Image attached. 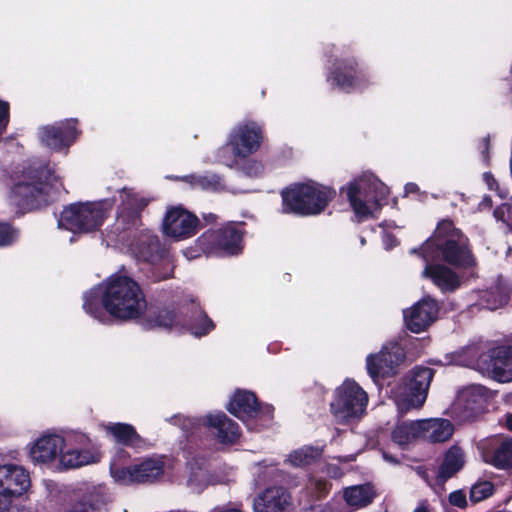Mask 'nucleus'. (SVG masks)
<instances>
[{
    "label": "nucleus",
    "instance_id": "nucleus-4",
    "mask_svg": "<svg viewBox=\"0 0 512 512\" xmlns=\"http://www.w3.org/2000/svg\"><path fill=\"white\" fill-rule=\"evenodd\" d=\"M60 187L59 179L48 167H33L16 176L9 199L22 209H34L46 204L51 193Z\"/></svg>",
    "mask_w": 512,
    "mask_h": 512
},
{
    "label": "nucleus",
    "instance_id": "nucleus-9",
    "mask_svg": "<svg viewBox=\"0 0 512 512\" xmlns=\"http://www.w3.org/2000/svg\"><path fill=\"white\" fill-rule=\"evenodd\" d=\"M111 208L108 200L71 204L61 212L58 227L74 233L94 231L102 225Z\"/></svg>",
    "mask_w": 512,
    "mask_h": 512
},
{
    "label": "nucleus",
    "instance_id": "nucleus-2",
    "mask_svg": "<svg viewBox=\"0 0 512 512\" xmlns=\"http://www.w3.org/2000/svg\"><path fill=\"white\" fill-rule=\"evenodd\" d=\"M88 442L84 435L75 436L72 442L59 434H42L30 444L29 458L35 465L53 471L78 468L100 460L96 448L86 447Z\"/></svg>",
    "mask_w": 512,
    "mask_h": 512
},
{
    "label": "nucleus",
    "instance_id": "nucleus-5",
    "mask_svg": "<svg viewBox=\"0 0 512 512\" xmlns=\"http://www.w3.org/2000/svg\"><path fill=\"white\" fill-rule=\"evenodd\" d=\"M476 348H467L460 352L446 354L443 360H438L442 365H460L475 367L492 379L507 383L512 381V346H500L480 355L477 359Z\"/></svg>",
    "mask_w": 512,
    "mask_h": 512
},
{
    "label": "nucleus",
    "instance_id": "nucleus-14",
    "mask_svg": "<svg viewBox=\"0 0 512 512\" xmlns=\"http://www.w3.org/2000/svg\"><path fill=\"white\" fill-rule=\"evenodd\" d=\"M119 199L114 232L119 240H125V234L130 235L141 225V212L148 205L149 200L128 188L119 191Z\"/></svg>",
    "mask_w": 512,
    "mask_h": 512
},
{
    "label": "nucleus",
    "instance_id": "nucleus-49",
    "mask_svg": "<svg viewBox=\"0 0 512 512\" xmlns=\"http://www.w3.org/2000/svg\"><path fill=\"white\" fill-rule=\"evenodd\" d=\"M506 427L512 431V414L506 416Z\"/></svg>",
    "mask_w": 512,
    "mask_h": 512
},
{
    "label": "nucleus",
    "instance_id": "nucleus-27",
    "mask_svg": "<svg viewBox=\"0 0 512 512\" xmlns=\"http://www.w3.org/2000/svg\"><path fill=\"white\" fill-rule=\"evenodd\" d=\"M422 439L432 443L444 442L454 432L453 424L447 419L433 418L421 420Z\"/></svg>",
    "mask_w": 512,
    "mask_h": 512
},
{
    "label": "nucleus",
    "instance_id": "nucleus-42",
    "mask_svg": "<svg viewBox=\"0 0 512 512\" xmlns=\"http://www.w3.org/2000/svg\"><path fill=\"white\" fill-rule=\"evenodd\" d=\"M9 120V104L0 100V136L4 133Z\"/></svg>",
    "mask_w": 512,
    "mask_h": 512
},
{
    "label": "nucleus",
    "instance_id": "nucleus-55",
    "mask_svg": "<svg viewBox=\"0 0 512 512\" xmlns=\"http://www.w3.org/2000/svg\"><path fill=\"white\" fill-rule=\"evenodd\" d=\"M361 244L364 245L365 244V239L364 238H361Z\"/></svg>",
    "mask_w": 512,
    "mask_h": 512
},
{
    "label": "nucleus",
    "instance_id": "nucleus-20",
    "mask_svg": "<svg viewBox=\"0 0 512 512\" xmlns=\"http://www.w3.org/2000/svg\"><path fill=\"white\" fill-rule=\"evenodd\" d=\"M76 122L69 119L40 128L38 136L41 143L54 151L67 149L78 135Z\"/></svg>",
    "mask_w": 512,
    "mask_h": 512
},
{
    "label": "nucleus",
    "instance_id": "nucleus-3",
    "mask_svg": "<svg viewBox=\"0 0 512 512\" xmlns=\"http://www.w3.org/2000/svg\"><path fill=\"white\" fill-rule=\"evenodd\" d=\"M420 256L425 263L441 257L457 267L468 268L475 264L467 237L450 220L439 222L434 234L420 247Z\"/></svg>",
    "mask_w": 512,
    "mask_h": 512
},
{
    "label": "nucleus",
    "instance_id": "nucleus-21",
    "mask_svg": "<svg viewBox=\"0 0 512 512\" xmlns=\"http://www.w3.org/2000/svg\"><path fill=\"white\" fill-rule=\"evenodd\" d=\"M437 315V303L431 298H424L409 310L404 311L406 326L414 333L424 331L437 319Z\"/></svg>",
    "mask_w": 512,
    "mask_h": 512
},
{
    "label": "nucleus",
    "instance_id": "nucleus-25",
    "mask_svg": "<svg viewBox=\"0 0 512 512\" xmlns=\"http://www.w3.org/2000/svg\"><path fill=\"white\" fill-rule=\"evenodd\" d=\"M489 397V391L482 385L473 384L463 388L458 396L456 405L472 415L478 412Z\"/></svg>",
    "mask_w": 512,
    "mask_h": 512
},
{
    "label": "nucleus",
    "instance_id": "nucleus-16",
    "mask_svg": "<svg viewBox=\"0 0 512 512\" xmlns=\"http://www.w3.org/2000/svg\"><path fill=\"white\" fill-rule=\"evenodd\" d=\"M31 486L30 475L26 469L14 464L0 465V499L6 507H24L14 502Z\"/></svg>",
    "mask_w": 512,
    "mask_h": 512
},
{
    "label": "nucleus",
    "instance_id": "nucleus-32",
    "mask_svg": "<svg viewBox=\"0 0 512 512\" xmlns=\"http://www.w3.org/2000/svg\"><path fill=\"white\" fill-rule=\"evenodd\" d=\"M486 462L497 468L512 467V438L506 437L499 440V444L491 453L484 455Z\"/></svg>",
    "mask_w": 512,
    "mask_h": 512
},
{
    "label": "nucleus",
    "instance_id": "nucleus-12",
    "mask_svg": "<svg viewBox=\"0 0 512 512\" xmlns=\"http://www.w3.org/2000/svg\"><path fill=\"white\" fill-rule=\"evenodd\" d=\"M173 420L186 433H194L201 425H205L222 444H233L240 437L239 425L222 412L209 414L203 419L177 415Z\"/></svg>",
    "mask_w": 512,
    "mask_h": 512
},
{
    "label": "nucleus",
    "instance_id": "nucleus-8",
    "mask_svg": "<svg viewBox=\"0 0 512 512\" xmlns=\"http://www.w3.org/2000/svg\"><path fill=\"white\" fill-rule=\"evenodd\" d=\"M128 457L127 452L120 450L110 464L112 478L121 485L154 482L164 474L168 462L165 456H154L138 464L124 466L122 460Z\"/></svg>",
    "mask_w": 512,
    "mask_h": 512
},
{
    "label": "nucleus",
    "instance_id": "nucleus-7",
    "mask_svg": "<svg viewBox=\"0 0 512 512\" xmlns=\"http://www.w3.org/2000/svg\"><path fill=\"white\" fill-rule=\"evenodd\" d=\"M263 140L262 127L254 121L237 124L230 132L227 144L219 149L218 160L228 167L238 165L257 152Z\"/></svg>",
    "mask_w": 512,
    "mask_h": 512
},
{
    "label": "nucleus",
    "instance_id": "nucleus-53",
    "mask_svg": "<svg viewBox=\"0 0 512 512\" xmlns=\"http://www.w3.org/2000/svg\"><path fill=\"white\" fill-rule=\"evenodd\" d=\"M154 242H156V237H152V236H150V237H149V243H150V244H152V243H154Z\"/></svg>",
    "mask_w": 512,
    "mask_h": 512
},
{
    "label": "nucleus",
    "instance_id": "nucleus-11",
    "mask_svg": "<svg viewBox=\"0 0 512 512\" xmlns=\"http://www.w3.org/2000/svg\"><path fill=\"white\" fill-rule=\"evenodd\" d=\"M432 378L431 368H414L408 380L392 390L398 408L402 411L420 408L426 400Z\"/></svg>",
    "mask_w": 512,
    "mask_h": 512
},
{
    "label": "nucleus",
    "instance_id": "nucleus-15",
    "mask_svg": "<svg viewBox=\"0 0 512 512\" xmlns=\"http://www.w3.org/2000/svg\"><path fill=\"white\" fill-rule=\"evenodd\" d=\"M242 235L240 225L232 222L205 232L197 239L196 246L207 254L234 255L242 250Z\"/></svg>",
    "mask_w": 512,
    "mask_h": 512
},
{
    "label": "nucleus",
    "instance_id": "nucleus-28",
    "mask_svg": "<svg viewBox=\"0 0 512 512\" xmlns=\"http://www.w3.org/2000/svg\"><path fill=\"white\" fill-rule=\"evenodd\" d=\"M464 465V453L456 446L451 447L445 454L439 468L437 483L442 487L444 482L457 473Z\"/></svg>",
    "mask_w": 512,
    "mask_h": 512
},
{
    "label": "nucleus",
    "instance_id": "nucleus-47",
    "mask_svg": "<svg viewBox=\"0 0 512 512\" xmlns=\"http://www.w3.org/2000/svg\"><path fill=\"white\" fill-rule=\"evenodd\" d=\"M405 189L407 193L415 192L417 190V185L414 183H408L405 186Z\"/></svg>",
    "mask_w": 512,
    "mask_h": 512
},
{
    "label": "nucleus",
    "instance_id": "nucleus-34",
    "mask_svg": "<svg viewBox=\"0 0 512 512\" xmlns=\"http://www.w3.org/2000/svg\"><path fill=\"white\" fill-rule=\"evenodd\" d=\"M320 455V449L304 446L291 452L285 461L293 467H304L316 461Z\"/></svg>",
    "mask_w": 512,
    "mask_h": 512
},
{
    "label": "nucleus",
    "instance_id": "nucleus-31",
    "mask_svg": "<svg viewBox=\"0 0 512 512\" xmlns=\"http://www.w3.org/2000/svg\"><path fill=\"white\" fill-rule=\"evenodd\" d=\"M352 73H356L352 64L336 66L329 77V81L347 92L362 88L361 81L354 80Z\"/></svg>",
    "mask_w": 512,
    "mask_h": 512
},
{
    "label": "nucleus",
    "instance_id": "nucleus-37",
    "mask_svg": "<svg viewBox=\"0 0 512 512\" xmlns=\"http://www.w3.org/2000/svg\"><path fill=\"white\" fill-rule=\"evenodd\" d=\"M508 293L497 290L485 291L482 293L479 305L489 310H495L508 302Z\"/></svg>",
    "mask_w": 512,
    "mask_h": 512
},
{
    "label": "nucleus",
    "instance_id": "nucleus-33",
    "mask_svg": "<svg viewBox=\"0 0 512 512\" xmlns=\"http://www.w3.org/2000/svg\"><path fill=\"white\" fill-rule=\"evenodd\" d=\"M374 497L375 491L370 484L351 486L344 490L346 503L355 508L370 504Z\"/></svg>",
    "mask_w": 512,
    "mask_h": 512
},
{
    "label": "nucleus",
    "instance_id": "nucleus-36",
    "mask_svg": "<svg viewBox=\"0 0 512 512\" xmlns=\"http://www.w3.org/2000/svg\"><path fill=\"white\" fill-rule=\"evenodd\" d=\"M183 180L189 183L193 188L201 190H218L221 186V180L216 175H188Z\"/></svg>",
    "mask_w": 512,
    "mask_h": 512
},
{
    "label": "nucleus",
    "instance_id": "nucleus-6",
    "mask_svg": "<svg viewBox=\"0 0 512 512\" xmlns=\"http://www.w3.org/2000/svg\"><path fill=\"white\" fill-rule=\"evenodd\" d=\"M359 221L374 217L389 194L388 187L373 174L364 173L342 188Z\"/></svg>",
    "mask_w": 512,
    "mask_h": 512
},
{
    "label": "nucleus",
    "instance_id": "nucleus-56",
    "mask_svg": "<svg viewBox=\"0 0 512 512\" xmlns=\"http://www.w3.org/2000/svg\"><path fill=\"white\" fill-rule=\"evenodd\" d=\"M168 277H169V275H165V276L161 277L160 279H166Z\"/></svg>",
    "mask_w": 512,
    "mask_h": 512
},
{
    "label": "nucleus",
    "instance_id": "nucleus-22",
    "mask_svg": "<svg viewBox=\"0 0 512 512\" xmlns=\"http://www.w3.org/2000/svg\"><path fill=\"white\" fill-rule=\"evenodd\" d=\"M313 193L309 187H305L304 183L293 185L282 192V210L285 213H294L304 215L313 211L314 206H308L305 197Z\"/></svg>",
    "mask_w": 512,
    "mask_h": 512
},
{
    "label": "nucleus",
    "instance_id": "nucleus-17",
    "mask_svg": "<svg viewBox=\"0 0 512 512\" xmlns=\"http://www.w3.org/2000/svg\"><path fill=\"white\" fill-rule=\"evenodd\" d=\"M228 411L247 423L250 429H254L248 422L252 419L269 420L272 417V407H260L256 396L249 391L238 390L232 396L228 406Z\"/></svg>",
    "mask_w": 512,
    "mask_h": 512
},
{
    "label": "nucleus",
    "instance_id": "nucleus-24",
    "mask_svg": "<svg viewBox=\"0 0 512 512\" xmlns=\"http://www.w3.org/2000/svg\"><path fill=\"white\" fill-rule=\"evenodd\" d=\"M422 276L430 278L442 291H454L460 286L458 275L442 264L426 263Z\"/></svg>",
    "mask_w": 512,
    "mask_h": 512
},
{
    "label": "nucleus",
    "instance_id": "nucleus-13",
    "mask_svg": "<svg viewBox=\"0 0 512 512\" xmlns=\"http://www.w3.org/2000/svg\"><path fill=\"white\" fill-rule=\"evenodd\" d=\"M189 319H183L182 315H178L172 310H163L154 318V324L158 327L175 329L178 332L183 330L188 331L195 337H202L207 335L215 327L213 321L200 309L199 306L192 303ZM181 314H183L181 312Z\"/></svg>",
    "mask_w": 512,
    "mask_h": 512
},
{
    "label": "nucleus",
    "instance_id": "nucleus-29",
    "mask_svg": "<svg viewBox=\"0 0 512 512\" xmlns=\"http://www.w3.org/2000/svg\"><path fill=\"white\" fill-rule=\"evenodd\" d=\"M305 187L311 188L313 193L308 197H305V202H307L308 206H314L313 211L309 213H304V215H315L321 213L328 203L335 197L336 192L326 186L320 185L318 183L310 182L304 183Z\"/></svg>",
    "mask_w": 512,
    "mask_h": 512
},
{
    "label": "nucleus",
    "instance_id": "nucleus-43",
    "mask_svg": "<svg viewBox=\"0 0 512 512\" xmlns=\"http://www.w3.org/2000/svg\"><path fill=\"white\" fill-rule=\"evenodd\" d=\"M383 243L385 245V248L387 250L389 249H392L393 247H395L397 245V240L394 236L388 234V233H385L383 235Z\"/></svg>",
    "mask_w": 512,
    "mask_h": 512
},
{
    "label": "nucleus",
    "instance_id": "nucleus-51",
    "mask_svg": "<svg viewBox=\"0 0 512 512\" xmlns=\"http://www.w3.org/2000/svg\"><path fill=\"white\" fill-rule=\"evenodd\" d=\"M204 218L206 221H214L216 219V215L210 213L207 216H205Z\"/></svg>",
    "mask_w": 512,
    "mask_h": 512
},
{
    "label": "nucleus",
    "instance_id": "nucleus-44",
    "mask_svg": "<svg viewBox=\"0 0 512 512\" xmlns=\"http://www.w3.org/2000/svg\"><path fill=\"white\" fill-rule=\"evenodd\" d=\"M429 503L427 500L421 501L413 512H429Z\"/></svg>",
    "mask_w": 512,
    "mask_h": 512
},
{
    "label": "nucleus",
    "instance_id": "nucleus-18",
    "mask_svg": "<svg viewBox=\"0 0 512 512\" xmlns=\"http://www.w3.org/2000/svg\"><path fill=\"white\" fill-rule=\"evenodd\" d=\"M198 218L182 206L167 210L163 220V232L166 236L180 241L196 233Z\"/></svg>",
    "mask_w": 512,
    "mask_h": 512
},
{
    "label": "nucleus",
    "instance_id": "nucleus-19",
    "mask_svg": "<svg viewBox=\"0 0 512 512\" xmlns=\"http://www.w3.org/2000/svg\"><path fill=\"white\" fill-rule=\"evenodd\" d=\"M404 358V348L398 342H390L382 348L379 354L367 357L368 374L373 380L378 376L389 375Z\"/></svg>",
    "mask_w": 512,
    "mask_h": 512
},
{
    "label": "nucleus",
    "instance_id": "nucleus-45",
    "mask_svg": "<svg viewBox=\"0 0 512 512\" xmlns=\"http://www.w3.org/2000/svg\"><path fill=\"white\" fill-rule=\"evenodd\" d=\"M210 512H242L240 509L236 507H216L212 509Z\"/></svg>",
    "mask_w": 512,
    "mask_h": 512
},
{
    "label": "nucleus",
    "instance_id": "nucleus-10",
    "mask_svg": "<svg viewBox=\"0 0 512 512\" xmlns=\"http://www.w3.org/2000/svg\"><path fill=\"white\" fill-rule=\"evenodd\" d=\"M367 405L366 391L354 380L347 379L335 390L331 412L337 422L350 424L366 414Z\"/></svg>",
    "mask_w": 512,
    "mask_h": 512
},
{
    "label": "nucleus",
    "instance_id": "nucleus-48",
    "mask_svg": "<svg viewBox=\"0 0 512 512\" xmlns=\"http://www.w3.org/2000/svg\"><path fill=\"white\" fill-rule=\"evenodd\" d=\"M184 255L188 258V259H193V258H196L199 256V254L195 253L194 251L188 249L184 252Z\"/></svg>",
    "mask_w": 512,
    "mask_h": 512
},
{
    "label": "nucleus",
    "instance_id": "nucleus-30",
    "mask_svg": "<svg viewBox=\"0 0 512 512\" xmlns=\"http://www.w3.org/2000/svg\"><path fill=\"white\" fill-rule=\"evenodd\" d=\"M392 439L399 446L422 439L421 420L398 423L392 431Z\"/></svg>",
    "mask_w": 512,
    "mask_h": 512
},
{
    "label": "nucleus",
    "instance_id": "nucleus-35",
    "mask_svg": "<svg viewBox=\"0 0 512 512\" xmlns=\"http://www.w3.org/2000/svg\"><path fill=\"white\" fill-rule=\"evenodd\" d=\"M211 483L208 471L201 467L191 468L186 480L187 487L194 493H201Z\"/></svg>",
    "mask_w": 512,
    "mask_h": 512
},
{
    "label": "nucleus",
    "instance_id": "nucleus-41",
    "mask_svg": "<svg viewBox=\"0 0 512 512\" xmlns=\"http://www.w3.org/2000/svg\"><path fill=\"white\" fill-rule=\"evenodd\" d=\"M449 503L458 508H465L467 505L466 494L462 490H456L449 495Z\"/></svg>",
    "mask_w": 512,
    "mask_h": 512
},
{
    "label": "nucleus",
    "instance_id": "nucleus-23",
    "mask_svg": "<svg viewBox=\"0 0 512 512\" xmlns=\"http://www.w3.org/2000/svg\"><path fill=\"white\" fill-rule=\"evenodd\" d=\"M290 503V495L282 487L267 488L254 499L255 512H282Z\"/></svg>",
    "mask_w": 512,
    "mask_h": 512
},
{
    "label": "nucleus",
    "instance_id": "nucleus-39",
    "mask_svg": "<svg viewBox=\"0 0 512 512\" xmlns=\"http://www.w3.org/2000/svg\"><path fill=\"white\" fill-rule=\"evenodd\" d=\"M307 488L315 497L321 498L329 492L330 485L327 481L322 479H311Z\"/></svg>",
    "mask_w": 512,
    "mask_h": 512
},
{
    "label": "nucleus",
    "instance_id": "nucleus-1",
    "mask_svg": "<svg viewBox=\"0 0 512 512\" xmlns=\"http://www.w3.org/2000/svg\"><path fill=\"white\" fill-rule=\"evenodd\" d=\"M83 308L93 318L104 322L106 312L115 318H137L146 308V301L139 285L131 278L115 274L103 287L93 288L84 295Z\"/></svg>",
    "mask_w": 512,
    "mask_h": 512
},
{
    "label": "nucleus",
    "instance_id": "nucleus-50",
    "mask_svg": "<svg viewBox=\"0 0 512 512\" xmlns=\"http://www.w3.org/2000/svg\"><path fill=\"white\" fill-rule=\"evenodd\" d=\"M383 457H384V459H385L386 461H388V462L396 463V461L394 460V458H393V457H391V456H389V455H388V454H386V453H384V454H383Z\"/></svg>",
    "mask_w": 512,
    "mask_h": 512
},
{
    "label": "nucleus",
    "instance_id": "nucleus-40",
    "mask_svg": "<svg viewBox=\"0 0 512 512\" xmlns=\"http://www.w3.org/2000/svg\"><path fill=\"white\" fill-rule=\"evenodd\" d=\"M17 238V232L8 224H0V246L11 244Z\"/></svg>",
    "mask_w": 512,
    "mask_h": 512
},
{
    "label": "nucleus",
    "instance_id": "nucleus-26",
    "mask_svg": "<svg viewBox=\"0 0 512 512\" xmlns=\"http://www.w3.org/2000/svg\"><path fill=\"white\" fill-rule=\"evenodd\" d=\"M102 427L106 435L116 443L134 448H140L144 444L143 439L130 424L109 422Z\"/></svg>",
    "mask_w": 512,
    "mask_h": 512
},
{
    "label": "nucleus",
    "instance_id": "nucleus-54",
    "mask_svg": "<svg viewBox=\"0 0 512 512\" xmlns=\"http://www.w3.org/2000/svg\"><path fill=\"white\" fill-rule=\"evenodd\" d=\"M356 79H364V75L362 73L358 74Z\"/></svg>",
    "mask_w": 512,
    "mask_h": 512
},
{
    "label": "nucleus",
    "instance_id": "nucleus-46",
    "mask_svg": "<svg viewBox=\"0 0 512 512\" xmlns=\"http://www.w3.org/2000/svg\"><path fill=\"white\" fill-rule=\"evenodd\" d=\"M484 179L489 187V189H494V186L496 185L495 179L488 173L484 174Z\"/></svg>",
    "mask_w": 512,
    "mask_h": 512
},
{
    "label": "nucleus",
    "instance_id": "nucleus-52",
    "mask_svg": "<svg viewBox=\"0 0 512 512\" xmlns=\"http://www.w3.org/2000/svg\"><path fill=\"white\" fill-rule=\"evenodd\" d=\"M488 145H489V140H488V138H486V139L484 140V149H485V150H487V149H488Z\"/></svg>",
    "mask_w": 512,
    "mask_h": 512
},
{
    "label": "nucleus",
    "instance_id": "nucleus-38",
    "mask_svg": "<svg viewBox=\"0 0 512 512\" xmlns=\"http://www.w3.org/2000/svg\"><path fill=\"white\" fill-rule=\"evenodd\" d=\"M494 492V485L489 481L475 483L470 489V500L474 503L485 500Z\"/></svg>",
    "mask_w": 512,
    "mask_h": 512
}]
</instances>
